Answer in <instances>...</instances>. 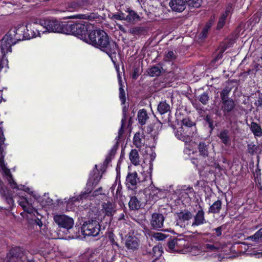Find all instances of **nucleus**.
Listing matches in <instances>:
<instances>
[{"instance_id":"1","label":"nucleus","mask_w":262,"mask_h":262,"mask_svg":"<svg viewBox=\"0 0 262 262\" xmlns=\"http://www.w3.org/2000/svg\"><path fill=\"white\" fill-rule=\"evenodd\" d=\"M31 27V25L20 24L11 29L0 41V58L5 59V54L11 52V46L17 41L29 39L28 32Z\"/></svg>"},{"instance_id":"2","label":"nucleus","mask_w":262,"mask_h":262,"mask_svg":"<svg viewBox=\"0 0 262 262\" xmlns=\"http://www.w3.org/2000/svg\"><path fill=\"white\" fill-rule=\"evenodd\" d=\"M87 42L105 52L115 63L118 46L115 41L110 40L107 34L101 30H95L89 34Z\"/></svg>"},{"instance_id":"3","label":"nucleus","mask_w":262,"mask_h":262,"mask_svg":"<svg viewBox=\"0 0 262 262\" xmlns=\"http://www.w3.org/2000/svg\"><path fill=\"white\" fill-rule=\"evenodd\" d=\"M64 27L67 31H70L73 34L84 38L86 41L89 39V34L92 26L86 22L81 21L77 23H66Z\"/></svg>"},{"instance_id":"4","label":"nucleus","mask_w":262,"mask_h":262,"mask_svg":"<svg viewBox=\"0 0 262 262\" xmlns=\"http://www.w3.org/2000/svg\"><path fill=\"white\" fill-rule=\"evenodd\" d=\"M101 226L96 220H90L85 222L81 228V231L85 236H97L100 231Z\"/></svg>"},{"instance_id":"5","label":"nucleus","mask_w":262,"mask_h":262,"mask_svg":"<svg viewBox=\"0 0 262 262\" xmlns=\"http://www.w3.org/2000/svg\"><path fill=\"white\" fill-rule=\"evenodd\" d=\"M41 26L43 28L42 33L46 32H53L58 33H66L64 25L66 24H60L56 20H40Z\"/></svg>"},{"instance_id":"6","label":"nucleus","mask_w":262,"mask_h":262,"mask_svg":"<svg viewBox=\"0 0 262 262\" xmlns=\"http://www.w3.org/2000/svg\"><path fill=\"white\" fill-rule=\"evenodd\" d=\"M101 177L98 172L95 173L93 176L91 175L88 181L86 190L82 192L75 200L79 201L86 198L88 194L91 192L93 188L98 184Z\"/></svg>"},{"instance_id":"7","label":"nucleus","mask_w":262,"mask_h":262,"mask_svg":"<svg viewBox=\"0 0 262 262\" xmlns=\"http://www.w3.org/2000/svg\"><path fill=\"white\" fill-rule=\"evenodd\" d=\"M177 224L181 227L186 228L191 226L190 220L193 215L191 212L188 210H184L176 213Z\"/></svg>"},{"instance_id":"8","label":"nucleus","mask_w":262,"mask_h":262,"mask_svg":"<svg viewBox=\"0 0 262 262\" xmlns=\"http://www.w3.org/2000/svg\"><path fill=\"white\" fill-rule=\"evenodd\" d=\"M4 156L3 155L2 152L0 156V168L3 173L4 177L6 178L9 184L12 188H17V184L15 182L12 175L10 172V170L6 166L4 160Z\"/></svg>"},{"instance_id":"9","label":"nucleus","mask_w":262,"mask_h":262,"mask_svg":"<svg viewBox=\"0 0 262 262\" xmlns=\"http://www.w3.org/2000/svg\"><path fill=\"white\" fill-rule=\"evenodd\" d=\"M54 221L59 227L67 229H71L74 225L73 219L63 214L54 215Z\"/></svg>"},{"instance_id":"10","label":"nucleus","mask_w":262,"mask_h":262,"mask_svg":"<svg viewBox=\"0 0 262 262\" xmlns=\"http://www.w3.org/2000/svg\"><path fill=\"white\" fill-rule=\"evenodd\" d=\"M164 220L165 217L162 214L154 213L150 219V225L152 229L159 230L163 227Z\"/></svg>"},{"instance_id":"11","label":"nucleus","mask_w":262,"mask_h":262,"mask_svg":"<svg viewBox=\"0 0 262 262\" xmlns=\"http://www.w3.org/2000/svg\"><path fill=\"white\" fill-rule=\"evenodd\" d=\"M140 182L136 172L128 173L126 178V186L128 189H134L137 183Z\"/></svg>"},{"instance_id":"12","label":"nucleus","mask_w":262,"mask_h":262,"mask_svg":"<svg viewBox=\"0 0 262 262\" xmlns=\"http://www.w3.org/2000/svg\"><path fill=\"white\" fill-rule=\"evenodd\" d=\"M23 253L19 248H14L12 249L7 254V260L8 262H17L21 259Z\"/></svg>"},{"instance_id":"13","label":"nucleus","mask_w":262,"mask_h":262,"mask_svg":"<svg viewBox=\"0 0 262 262\" xmlns=\"http://www.w3.org/2000/svg\"><path fill=\"white\" fill-rule=\"evenodd\" d=\"M235 103L232 99L221 100V110L224 115L231 113L235 108Z\"/></svg>"},{"instance_id":"14","label":"nucleus","mask_w":262,"mask_h":262,"mask_svg":"<svg viewBox=\"0 0 262 262\" xmlns=\"http://www.w3.org/2000/svg\"><path fill=\"white\" fill-rule=\"evenodd\" d=\"M169 5L172 11L178 12H183L186 8L185 1L183 0H171Z\"/></svg>"},{"instance_id":"15","label":"nucleus","mask_w":262,"mask_h":262,"mask_svg":"<svg viewBox=\"0 0 262 262\" xmlns=\"http://www.w3.org/2000/svg\"><path fill=\"white\" fill-rule=\"evenodd\" d=\"M87 1L86 0H77L76 1L72 2L67 4L66 10L70 12L77 11L80 8H83L86 5Z\"/></svg>"},{"instance_id":"16","label":"nucleus","mask_w":262,"mask_h":262,"mask_svg":"<svg viewBox=\"0 0 262 262\" xmlns=\"http://www.w3.org/2000/svg\"><path fill=\"white\" fill-rule=\"evenodd\" d=\"M206 223L205 218V213L203 209L198 211L193 217V221L191 224V227H196L204 224Z\"/></svg>"},{"instance_id":"17","label":"nucleus","mask_w":262,"mask_h":262,"mask_svg":"<svg viewBox=\"0 0 262 262\" xmlns=\"http://www.w3.org/2000/svg\"><path fill=\"white\" fill-rule=\"evenodd\" d=\"M140 244L139 239L135 236H128L125 241V246L128 249L137 250Z\"/></svg>"},{"instance_id":"18","label":"nucleus","mask_w":262,"mask_h":262,"mask_svg":"<svg viewBox=\"0 0 262 262\" xmlns=\"http://www.w3.org/2000/svg\"><path fill=\"white\" fill-rule=\"evenodd\" d=\"M28 25H32L31 29H29L30 30H29V32H28L29 39L37 36H40L41 32L42 33V31L40 30V28L42 27L40 23L37 24L36 22H33L28 24Z\"/></svg>"},{"instance_id":"19","label":"nucleus","mask_w":262,"mask_h":262,"mask_svg":"<svg viewBox=\"0 0 262 262\" xmlns=\"http://www.w3.org/2000/svg\"><path fill=\"white\" fill-rule=\"evenodd\" d=\"M102 210L106 215L112 216L116 212V205L114 203L108 202L103 205Z\"/></svg>"},{"instance_id":"20","label":"nucleus","mask_w":262,"mask_h":262,"mask_svg":"<svg viewBox=\"0 0 262 262\" xmlns=\"http://www.w3.org/2000/svg\"><path fill=\"white\" fill-rule=\"evenodd\" d=\"M133 143L137 148H141L145 144L144 136L140 133H136L134 137Z\"/></svg>"},{"instance_id":"21","label":"nucleus","mask_w":262,"mask_h":262,"mask_svg":"<svg viewBox=\"0 0 262 262\" xmlns=\"http://www.w3.org/2000/svg\"><path fill=\"white\" fill-rule=\"evenodd\" d=\"M19 205L23 207L24 211L31 213L33 212V208L31 206V203L26 198H20L18 201Z\"/></svg>"},{"instance_id":"22","label":"nucleus","mask_w":262,"mask_h":262,"mask_svg":"<svg viewBox=\"0 0 262 262\" xmlns=\"http://www.w3.org/2000/svg\"><path fill=\"white\" fill-rule=\"evenodd\" d=\"M209 144L204 141L200 142L198 145V148L201 156L206 157L208 156V149Z\"/></svg>"},{"instance_id":"23","label":"nucleus","mask_w":262,"mask_h":262,"mask_svg":"<svg viewBox=\"0 0 262 262\" xmlns=\"http://www.w3.org/2000/svg\"><path fill=\"white\" fill-rule=\"evenodd\" d=\"M222 206V202L221 200H218L215 201L209 208L208 213H219Z\"/></svg>"},{"instance_id":"24","label":"nucleus","mask_w":262,"mask_h":262,"mask_svg":"<svg viewBox=\"0 0 262 262\" xmlns=\"http://www.w3.org/2000/svg\"><path fill=\"white\" fill-rule=\"evenodd\" d=\"M138 122L142 125L146 124L149 117L147 112L145 109L140 110L138 112Z\"/></svg>"},{"instance_id":"25","label":"nucleus","mask_w":262,"mask_h":262,"mask_svg":"<svg viewBox=\"0 0 262 262\" xmlns=\"http://www.w3.org/2000/svg\"><path fill=\"white\" fill-rule=\"evenodd\" d=\"M230 10L231 8H227L225 12L220 16L217 25V29H221L224 26L226 23L227 17L230 13Z\"/></svg>"},{"instance_id":"26","label":"nucleus","mask_w":262,"mask_h":262,"mask_svg":"<svg viewBox=\"0 0 262 262\" xmlns=\"http://www.w3.org/2000/svg\"><path fill=\"white\" fill-rule=\"evenodd\" d=\"M158 112L163 115L170 111V106L165 101L159 103L157 107Z\"/></svg>"},{"instance_id":"27","label":"nucleus","mask_w":262,"mask_h":262,"mask_svg":"<svg viewBox=\"0 0 262 262\" xmlns=\"http://www.w3.org/2000/svg\"><path fill=\"white\" fill-rule=\"evenodd\" d=\"M98 15L95 13H89L86 14H79L72 16L74 18L88 19L90 20H93L97 18Z\"/></svg>"},{"instance_id":"28","label":"nucleus","mask_w":262,"mask_h":262,"mask_svg":"<svg viewBox=\"0 0 262 262\" xmlns=\"http://www.w3.org/2000/svg\"><path fill=\"white\" fill-rule=\"evenodd\" d=\"M129 159L134 165L140 164V160L138 152L136 149H132L129 154Z\"/></svg>"},{"instance_id":"29","label":"nucleus","mask_w":262,"mask_h":262,"mask_svg":"<svg viewBox=\"0 0 262 262\" xmlns=\"http://www.w3.org/2000/svg\"><path fill=\"white\" fill-rule=\"evenodd\" d=\"M208 252H216L222 248L221 244L219 242L207 243L204 246Z\"/></svg>"},{"instance_id":"30","label":"nucleus","mask_w":262,"mask_h":262,"mask_svg":"<svg viewBox=\"0 0 262 262\" xmlns=\"http://www.w3.org/2000/svg\"><path fill=\"white\" fill-rule=\"evenodd\" d=\"M250 129L255 136L260 137L262 136V129L258 123L252 122L251 123Z\"/></svg>"},{"instance_id":"31","label":"nucleus","mask_w":262,"mask_h":262,"mask_svg":"<svg viewBox=\"0 0 262 262\" xmlns=\"http://www.w3.org/2000/svg\"><path fill=\"white\" fill-rule=\"evenodd\" d=\"M162 67L154 66L147 70L148 74L151 77L158 76L161 73Z\"/></svg>"},{"instance_id":"32","label":"nucleus","mask_w":262,"mask_h":262,"mask_svg":"<svg viewBox=\"0 0 262 262\" xmlns=\"http://www.w3.org/2000/svg\"><path fill=\"white\" fill-rule=\"evenodd\" d=\"M119 78V98L121 101L122 104H124L126 101L125 92L124 90L122 88V80L121 77L118 75Z\"/></svg>"},{"instance_id":"33","label":"nucleus","mask_w":262,"mask_h":262,"mask_svg":"<svg viewBox=\"0 0 262 262\" xmlns=\"http://www.w3.org/2000/svg\"><path fill=\"white\" fill-rule=\"evenodd\" d=\"M129 208L132 210H137L140 207V201L137 198L134 196L131 197L128 203Z\"/></svg>"},{"instance_id":"34","label":"nucleus","mask_w":262,"mask_h":262,"mask_svg":"<svg viewBox=\"0 0 262 262\" xmlns=\"http://www.w3.org/2000/svg\"><path fill=\"white\" fill-rule=\"evenodd\" d=\"M218 137L225 144H227L230 141L229 131L227 129L222 131L218 135Z\"/></svg>"},{"instance_id":"35","label":"nucleus","mask_w":262,"mask_h":262,"mask_svg":"<svg viewBox=\"0 0 262 262\" xmlns=\"http://www.w3.org/2000/svg\"><path fill=\"white\" fill-rule=\"evenodd\" d=\"M247 239L252 240L256 243L261 242L262 241V228L253 235L248 236Z\"/></svg>"},{"instance_id":"36","label":"nucleus","mask_w":262,"mask_h":262,"mask_svg":"<svg viewBox=\"0 0 262 262\" xmlns=\"http://www.w3.org/2000/svg\"><path fill=\"white\" fill-rule=\"evenodd\" d=\"M202 0H185L186 5L189 8H199L201 6Z\"/></svg>"},{"instance_id":"37","label":"nucleus","mask_w":262,"mask_h":262,"mask_svg":"<svg viewBox=\"0 0 262 262\" xmlns=\"http://www.w3.org/2000/svg\"><path fill=\"white\" fill-rule=\"evenodd\" d=\"M183 128L182 127L180 128L177 130V132H176L175 135L178 139L187 142V140L189 137V135H186L185 134H183Z\"/></svg>"},{"instance_id":"38","label":"nucleus","mask_w":262,"mask_h":262,"mask_svg":"<svg viewBox=\"0 0 262 262\" xmlns=\"http://www.w3.org/2000/svg\"><path fill=\"white\" fill-rule=\"evenodd\" d=\"M139 16L134 11H130L125 19L129 22H133L138 19Z\"/></svg>"},{"instance_id":"39","label":"nucleus","mask_w":262,"mask_h":262,"mask_svg":"<svg viewBox=\"0 0 262 262\" xmlns=\"http://www.w3.org/2000/svg\"><path fill=\"white\" fill-rule=\"evenodd\" d=\"M231 91V89L229 87H225L221 93V100L231 99L229 98V94Z\"/></svg>"},{"instance_id":"40","label":"nucleus","mask_w":262,"mask_h":262,"mask_svg":"<svg viewBox=\"0 0 262 262\" xmlns=\"http://www.w3.org/2000/svg\"><path fill=\"white\" fill-rule=\"evenodd\" d=\"M151 236L157 241H163L168 236V235H166L161 232L154 233L152 234Z\"/></svg>"},{"instance_id":"41","label":"nucleus","mask_w":262,"mask_h":262,"mask_svg":"<svg viewBox=\"0 0 262 262\" xmlns=\"http://www.w3.org/2000/svg\"><path fill=\"white\" fill-rule=\"evenodd\" d=\"M176 58V54L172 51H168L166 53L164 59L166 61H172Z\"/></svg>"},{"instance_id":"42","label":"nucleus","mask_w":262,"mask_h":262,"mask_svg":"<svg viewBox=\"0 0 262 262\" xmlns=\"http://www.w3.org/2000/svg\"><path fill=\"white\" fill-rule=\"evenodd\" d=\"M177 243L174 242V239H170L167 244V251L170 252H176L174 248V244H176Z\"/></svg>"},{"instance_id":"43","label":"nucleus","mask_w":262,"mask_h":262,"mask_svg":"<svg viewBox=\"0 0 262 262\" xmlns=\"http://www.w3.org/2000/svg\"><path fill=\"white\" fill-rule=\"evenodd\" d=\"M199 101L204 105L207 104L209 101V96L206 93H203L199 97Z\"/></svg>"},{"instance_id":"44","label":"nucleus","mask_w":262,"mask_h":262,"mask_svg":"<svg viewBox=\"0 0 262 262\" xmlns=\"http://www.w3.org/2000/svg\"><path fill=\"white\" fill-rule=\"evenodd\" d=\"M182 124L186 127H192L194 124V122L191 121L189 118H185L182 120Z\"/></svg>"},{"instance_id":"45","label":"nucleus","mask_w":262,"mask_h":262,"mask_svg":"<svg viewBox=\"0 0 262 262\" xmlns=\"http://www.w3.org/2000/svg\"><path fill=\"white\" fill-rule=\"evenodd\" d=\"M257 147L255 145L253 144H249L248 145L247 150L249 154L253 155L257 150Z\"/></svg>"},{"instance_id":"46","label":"nucleus","mask_w":262,"mask_h":262,"mask_svg":"<svg viewBox=\"0 0 262 262\" xmlns=\"http://www.w3.org/2000/svg\"><path fill=\"white\" fill-rule=\"evenodd\" d=\"M152 251L156 257L161 256L162 254V250L159 246H155L152 248Z\"/></svg>"},{"instance_id":"47","label":"nucleus","mask_w":262,"mask_h":262,"mask_svg":"<svg viewBox=\"0 0 262 262\" xmlns=\"http://www.w3.org/2000/svg\"><path fill=\"white\" fill-rule=\"evenodd\" d=\"M174 242L177 243V247L178 248H180L182 246L185 245V241L183 238H173Z\"/></svg>"},{"instance_id":"48","label":"nucleus","mask_w":262,"mask_h":262,"mask_svg":"<svg viewBox=\"0 0 262 262\" xmlns=\"http://www.w3.org/2000/svg\"><path fill=\"white\" fill-rule=\"evenodd\" d=\"M210 28L209 26H206L203 29L202 32L200 34V37L202 38H204L207 36V34L208 31Z\"/></svg>"},{"instance_id":"49","label":"nucleus","mask_w":262,"mask_h":262,"mask_svg":"<svg viewBox=\"0 0 262 262\" xmlns=\"http://www.w3.org/2000/svg\"><path fill=\"white\" fill-rule=\"evenodd\" d=\"M224 228V225H222L216 228L213 229L216 232L217 236H220L222 233V230Z\"/></svg>"},{"instance_id":"50","label":"nucleus","mask_w":262,"mask_h":262,"mask_svg":"<svg viewBox=\"0 0 262 262\" xmlns=\"http://www.w3.org/2000/svg\"><path fill=\"white\" fill-rule=\"evenodd\" d=\"M17 188H15V189L23 190L26 192H27L29 193H32V191H30V189L28 187H25V186L20 185V186L17 185Z\"/></svg>"},{"instance_id":"51","label":"nucleus","mask_w":262,"mask_h":262,"mask_svg":"<svg viewBox=\"0 0 262 262\" xmlns=\"http://www.w3.org/2000/svg\"><path fill=\"white\" fill-rule=\"evenodd\" d=\"M5 140L2 128L0 127V146L4 144Z\"/></svg>"},{"instance_id":"52","label":"nucleus","mask_w":262,"mask_h":262,"mask_svg":"<svg viewBox=\"0 0 262 262\" xmlns=\"http://www.w3.org/2000/svg\"><path fill=\"white\" fill-rule=\"evenodd\" d=\"M117 147H118V146L117 145H114L113 146V147L111 149V150L108 155L111 156V157L114 156L115 155L116 152V151H117Z\"/></svg>"},{"instance_id":"53","label":"nucleus","mask_w":262,"mask_h":262,"mask_svg":"<svg viewBox=\"0 0 262 262\" xmlns=\"http://www.w3.org/2000/svg\"><path fill=\"white\" fill-rule=\"evenodd\" d=\"M8 61L7 59H5L3 58H0V70L4 67V64H5L6 66L7 64Z\"/></svg>"},{"instance_id":"54","label":"nucleus","mask_w":262,"mask_h":262,"mask_svg":"<svg viewBox=\"0 0 262 262\" xmlns=\"http://www.w3.org/2000/svg\"><path fill=\"white\" fill-rule=\"evenodd\" d=\"M113 17L114 19H117V20L125 19V18L122 15H120V14H114V15H113Z\"/></svg>"},{"instance_id":"55","label":"nucleus","mask_w":262,"mask_h":262,"mask_svg":"<svg viewBox=\"0 0 262 262\" xmlns=\"http://www.w3.org/2000/svg\"><path fill=\"white\" fill-rule=\"evenodd\" d=\"M255 105L257 107H262V98H259L256 100L255 102Z\"/></svg>"},{"instance_id":"56","label":"nucleus","mask_w":262,"mask_h":262,"mask_svg":"<svg viewBox=\"0 0 262 262\" xmlns=\"http://www.w3.org/2000/svg\"><path fill=\"white\" fill-rule=\"evenodd\" d=\"M34 221H35V224L36 225H38L39 227H40L42 226V223L41 221V219L37 217L34 220Z\"/></svg>"},{"instance_id":"57","label":"nucleus","mask_w":262,"mask_h":262,"mask_svg":"<svg viewBox=\"0 0 262 262\" xmlns=\"http://www.w3.org/2000/svg\"><path fill=\"white\" fill-rule=\"evenodd\" d=\"M111 160H112V157L108 155L106 158V159L104 162V164H105V165L108 164V163L111 161Z\"/></svg>"},{"instance_id":"58","label":"nucleus","mask_w":262,"mask_h":262,"mask_svg":"<svg viewBox=\"0 0 262 262\" xmlns=\"http://www.w3.org/2000/svg\"><path fill=\"white\" fill-rule=\"evenodd\" d=\"M152 160H153V159H151V161H150L149 171H147V172L150 174H151V173L152 172V166H153V164H152Z\"/></svg>"},{"instance_id":"59","label":"nucleus","mask_w":262,"mask_h":262,"mask_svg":"<svg viewBox=\"0 0 262 262\" xmlns=\"http://www.w3.org/2000/svg\"><path fill=\"white\" fill-rule=\"evenodd\" d=\"M123 125H122L121 128H120V129L119 130V132H118V134H119V135L118 136V139L120 138V136L123 134Z\"/></svg>"},{"instance_id":"60","label":"nucleus","mask_w":262,"mask_h":262,"mask_svg":"<svg viewBox=\"0 0 262 262\" xmlns=\"http://www.w3.org/2000/svg\"><path fill=\"white\" fill-rule=\"evenodd\" d=\"M102 190V188L101 187H100L99 188V189H98L97 190H95L94 192V194L93 195H97L98 194V192L99 191H101Z\"/></svg>"},{"instance_id":"61","label":"nucleus","mask_w":262,"mask_h":262,"mask_svg":"<svg viewBox=\"0 0 262 262\" xmlns=\"http://www.w3.org/2000/svg\"><path fill=\"white\" fill-rule=\"evenodd\" d=\"M208 123L209 124V127L211 128H213V122L212 121H208Z\"/></svg>"},{"instance_id":"62","label":"nucleus","mask_w":262,"mask_h":262,"mask_svg":"<svg viewBox=\"0 0 262 262\" xmlns=\"http://www.w3.org/2000/svg\"><path fill=\"white\" fill-rule=\"evenodd\" d=\"M8 202L9 204H13L14 203V201L12 198H9L8 199Z\"/></svg>"},{"instance_id":"63","label":"nucleus","mask_w":262,"mask_h":262,"mask_svg":"<svg viewBox=\"0 0 262 262\" xmlns=\"http://www.w3.org/2000/svg\"><path fill=\"white\" fill-rule=\"evenodd\" d=\"M116 186H117V184H114L112 186V187H111V189H112V192H113V191L114 190L115 188V187H116Z\"/></svg>"},{"instance_id":"64","label":"nucleus","mask_w":262,"mask_h":262,"mask_svg":"<svg viewBox=\"0 0 262 262\" xmlns=\"http://www.w3.org/2000/svg\"><path fill=\"white\" fill-rule=\"evenodd\" d=\"M152 262H161L160 259L158 258H156L154 260H152Z\"/></svg>"}]
</instances>
